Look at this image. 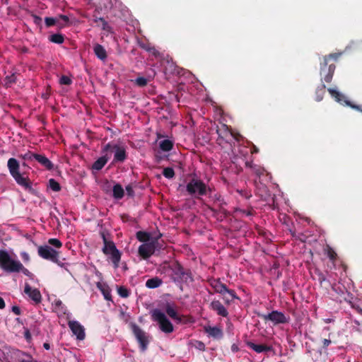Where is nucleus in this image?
Returning a JSON list of instances; mask_svg holds the SVG:
<instances>
[{
    "instance_id": "1",
    "label": "nucleus",
    "mask_w": 362,
    "mask_h": 362,
    "mask_svg": "<svg viewBox=\"0 0 362 362\" xmlns=\"http://www.w3.org/2000/svg\"><path fill=\"white\" fill-rule=\"evenodd\" d=\"M7 167L11 175L16 183L23 187L25 190L33 194L34 189L32 187V182L26 175V173H20V164L17 159L14 158H9L7 162Z\"/></svg>"
},
{
    "instance_id": "2",
    "label": "nucleus",
    "mask_w": 362,
    "mask_h": 362,
    "mask_svg": "<svg viewBox=\"0 0 362 362\" xmlns=\"http://www.w3.org/2000/svg\"><path fill=\"white\" fill-rule=\"evenodd\" d=\"M341 53H332L322 57L320 62V75L325 82L330 83L335 71V63Z\"/></svg>"
},
{
    "instance_id": "3",
    "label": "nucleus",
    "mask_w": 362,
    "mask_h": 362,
    "mask_svg": "<svg viewBox=\"0 0 362 362\" xmlns=\"http://www.w3.org/2000/svg\"><path fill=\"white\" fill-rule=\"evenodd\" d=\"M216 133L218 134L217 143L219 145L229 144L232 147L235 144V141H239L242 139V136L239 133L233 132L225 124L217 127Z\"/></svg>"
},
{
    "instance_id": "4",
    "label": "nucleus",
    "mask_w": 362,
    "mask_h": 362,
    "mask_svg": "<svg viewBox=\"0 0 362 362\" xmlns=\"http://www.w3.org/2000/svg\"><path fill=\"white\" fill-rule=\"evenodd\" d=\"M188 194L196 198L211 194V189L203 180L197 177L192 178L186 185Z\"/></svg>"
},
{
    "instance_id": "5",
    "label": "nucleus",
    "mask_w": 362,
    "mask_h": 362,
    "mask_svg": "<svg viewBox=\"0 0 362 362\" xmlns=\"http://www.w3.org/2000/svg\"><path fill=\"white\" fill-rule=\"evenodd\" d=\"M151 317L153 321L158 323L160 329L167 334L173 332V325L170 321L168 319L165 313L161 312L158 309H154L152 311Z\"/></svg>"
},
{
    "instance_id": "6",
    "label": "nucleus",
    "mask_w": 362,
    "mask_h": 362,
    "mask_svg": "<svg viewBox=\"0 0 362 362\" xmlns=\"http://www.w3.org/2000/svg\"><path fill=\"white\" fill-rule=\"evenodd\" d=\"M173 276L175 281L192 283L194 279L192 272L185 269L180 263L176 262L173 265Z\"/></svg>"
},
{
    "instance_id": "7",
    "label": "nucleus",
    "mask_w": 362,
    "mask_h": 362,
    "mask_svg": "<svg viewBox=\"0 0 362 362\" xmlns=\"http://www.w3.org/2000/svg\"><path fill=\"white\" fill-rule=\"evenodd\" d=\"M114 152V162L123 163L127 158L126 149L123 146L107 143L102 148V153Z\"/></svg>"
},
{
    "instance_id": "8",
    "label": "nucleus",
    "mask_w": 362,
    "mask_h": 362,
    "mask_svg": "<svg viewBox=\"0 0 362 362\" xmlns=\"http://www.w3.org/2000/svg\"><path fill=\"white\" fill-rule=\"evenodd\" d=\"M129 325L139 344L140 351L141 352L146 351L150 342L149 336L136 323L131 322Z\"/></svg>"
},
{
    "instance_id": "9",
    "label": "nucleus",
    "mask_w": 362,
    "mask_h": 362,
    "mask_svg": "<svg viewBox=\"0 0 362 362\" xmlns=\"http://www.w3.org/2000/svg\"><path fill=\"white\" fill-rule=\"evenodd\" d=\"M37 253L40 257L45 259L51 261L60 267L64 265V263L59 259V252L52 248L50 246H39Z\"/></svg>"
},
{
    "instance_id": "10",
    "label": "nucleus",
    "mask_w": 362,
    "mask_h": 362,
    "mask_svg": "<svg viewBox=\"0 0 362 362\" xmlns=\"http://www.w3.org/2000/svg\"><path fill=\"white\" fill-rule=\"evenodd\" d=\"M20 261L11 258L6 250H0V267L8 273H14Z\"/></svg>"
},
{
    "instance_id": "11",
    "label": "nucleus",
    "mask_w": 362,
    "mask_h": 362,
    "mask_svg": "<svg viewBox=\"0 0 362 362\" xmlns=\"http://www.w3.org/2000/svg\"><path fill=\"white\" fill-rule=\"evenodd\" d=\"M257 316L264 321H271L274 325L285 324L288 322L289 320L283 313L278 310H273L268 314L258 313Z\"/></svg>"
},
{
    "instance_id": "12",
    "label": "nucleus",
    "mask_w": 362,
    "mask_h": 362,
    "mask_svg": "<svg viewBox=\"0 0 362 362\" xmlns=\"http://www.w3.org/2000/svg\"><path fill=\"white\" fill-rule=\"evenodd\" d=\"M327 90L329 93L331 95V96L334 98L337 102L339 103L341 105L349 106L352 109L356 110L362 113V105L353 104L351 101L347 100L343 94L340 93L339 91L333 88H329L327 89Z\"/></svg>"
},
{
    "instance_id": "13",
    "label": "nucleus",
    "mask_w": 362,
    "mask_h": 362,
    "mask_svg": "<svg viewBox=\"0 0 362 362\" xmlns=\"http://www.w3.org/2000/svg\"><path fill=\"white\" fill-rule=\"evenodd\" d=\"M158 243V238H153L152 240L147 243H143L138 249L139 256L144 259H148L152 255L154 254L156 250V245Z\"/></svg>"
},
{
    "instance_id": "14",
    "label": "nucleus",
    "mask_w": 362,
    "mask_h": 362,
    "mask_svg": "<svg viewBox=\"0 0 362 362\" xmlns=\"http://www.w3.org/2000/svg\"><path fill=\"white\" fill-rule=\"evenodd\" d=\"M209 284L216 293H220L222 296H224V293H228L233 298H237L235 291L228 288L226 285L221 281L220 279H212L209 281Z\"/></svg>"
},
{
    "instance_id": "15",
    "label": "nucleus",
    "mask_w": 362,
    "mask_h": 362,
    "mask_svg": "<svg viewBox=\"0 0 362 362\" xmlns=\"http://www.w3.org/2000/svg\"><path fill=\"white\" fill-rule=\"evenodd\" d=\"M69 327L79 340L84 339L86 334L83 327L77 321H69Z\"/></svg>"
},
{
    "instance_id": "16",
    "label": "nucleus",
    "mask_w": 362,
    "mask_h": 362,
    "mask_svg": "<svg viewBox=\"0 0 362 362\" xmlns=\"http://www.w3.org/2000/svg\"><path fill=\"white\" fill-rule=\"evenodd\" d=\"M209 308L216 312L219 316L226 317L228 315L227 309L218 300H212L209 305Z\"/></svg>"
},
{
    "instance_id": "17",
    "label": "nucleus",
    "mask_w": 362,
    "mask_h": 362,
    "mask_svg": "<svg viewBox=\"0 0 362 362\" xmlns=\"http://www.w3.org/2000/svg\"><path fill=\"white\" fill-rule=\"evenodd\" d=\"M24 292L27 294L35 303H40L42 300V296L37 288H32L28 284H25Z\"/></svg>"
},
{
    "instance_id": "18",
    "label": "nucleus",
    "mask_w": 362,
    "mask_h": 362,
    "mask_svg": "<svg viewBox=\"0 0 362 362\" xmlns=\"http://www.w3.org/2000/svg\"><path fill=\"white\" fill-rule=\"evenodd\" d=\"M101 236L104 243L103 252L106 255H109L110 253L113 252L115 250H117V247L114 242L111 240H107L104 233H101Z\"/></svg>"
},
{
    "instance_id": "19",
    "label": "nucleus",
    "mask_w": 362,
    "mask_h": 362,
    "mask_svg": "<svg viewBox=\"0 0 362 362\" xmlns=\"http://www.w3.org/2000/svg\"><path fill=\"white\" fill-rule=\"evenodd\" d=\"M35 160L48 170L54 168V164L45 155L37 153Z\"/></svg>"
},
{
    "instance_id": "20",
    "label": "nucleus",
    "mask_w": 362,
    "mask_h": 362,
    "mask_svg": "<svg viewBox=\"0 0 362 362\" xmlns=\"http://www.w3.org/2000/svg\"><path fill=\"white\" fill-rule=\"evenodd\" d=\"M204 331L214 338L221 339L223 337V332L221 329L218 327L206 326L204 327Z\"/></svg>"
},
{
    "instance_id": "21",
    "label": "nucleus",
    "mask_w": 362,
    "mask_h": 362,
    "mask_svg": "<svg viewBox=\"0 0 362 362\" xmlns=\"http://www.w3.org/2000/svg\"><path fill=\"white\" fill-rule=\"evenodd\" d=\"M247 346L257 353L267 352L272 350V347L265 344H256L252 341H247Z\"/></svg>"
},
{
    "instance_id": "22",
    "label": "nucleus",
    "mask_w": 362,
    "mask_h": 362,
    "mask_svg": "<svg viewBox=\"0 0 362 362\" xmlns=\"http://www.w3.org/2000/svg\"><path fill=\"white\" fill-rule=\"evenodd\" d=\"M103 156L98 158L92 165V169L95 170H100L107 163L110 157L107 156V153Z\"/></svg>"
},
{
    "instance_id": "23",
    "label": "nucleus",
    "mask_w": 362,
    "mask_h": 362,
    "mask_svg": "<svg viewBox=\"0 0 362 362\" xmlns=\"http://www.w3.org/2000/svg\"><path fill=\"white\" fill-rule=\"evenodd\" d=\"M93 52L99 59L102 61L106 60L107 55V52L103 46L100 44L95 45L93 47Z\"/></svg>"
},
{
    "instance_id": "24",
    "label": "nucleus",
    "mask_w": 362,
    "mask_h": 362,
    "mask_svg": "<svg viewBox=\"0 0 362 362\" xmlns=\"http://www.w3.org/2000/svg\"><path fill=\"white\" fill-rule=\"evenodd\" d=\"M96 286L101 291V293L104 296L105 299L111 300L112 296H111L110 289L106 284L98 282L96 284Z\"/></svg>"
},
{
    "instance_id": "25",
    "label": "nucleus",
    "mask_w": 362,
    "mask_h": 362,
    "mask_svg": "<svg viewBox=\"0 0 362 362\" xmlns=\"http://www.w3.org/2000/svg\"><path fill=\"white\" fill-rule=\"evenodd\" d=\"M165 312L170 318L177 322H180L182 321V317L178 315L177 311L170 304L166 305Z\"/></svg>"
},
{
    "instance_id": "26",
    "label": "nucleus",
    "mask_w": 362,
    "mask_h": 362,
    "mask_svg": "<svg viewBox=\"0 0 362 362\" xmlns=\"http://www.w3.org/2000/svg\"><path fill=\"white\" fill-rule=\"evenodd\" d=\"M339 288L340 289V292H341V299L340 301L344 300L347 302L349 305L353 303L354 295L348 291L345 286L339 287Z\"/></svg>"
},
{
    "instance_id": "27",
    "label": "nucleus",
    "mask_w": 362,
    "mask_h": 362,
    "mask_svg": "<svg viewBox=\"0 0 362 362\" xmlns=\"http://www.w3.org/2000/svg\"><path fill=\"white\" fill-rule=\"evenodd\" d=\"M136 238L139 241L144 243H147L152 240L151 234L143 230L137 231L136 233Z\"/></svg>"
},
{
    "instance_id": "28",
    "label": "nucleus",
    "mask_w": 362,
    "mask_h": 362,
    "mask_svg": "<svg viewBox=\"0 0 362 362\" xmlns=\"http://www.w3.org/2000/svg\"><path fill=\"white\" fill-rule=\"evenodd\" d=\"M163 281L158 276L148 279L146 281V286L148 288H156L161 286Z\"/></svg>"
},
{
    "instance_id": "29",
    "label": "nucleus",
    "mask_w": 362,
    "mask_h": 362,
    "mask_svg": "<svg viewBox=\"0 0 362 362\" xmlns=\"http://www.w3.org/2000/svg\"><path fill=\"white\" fill-rule=\"evenodd\" d=\"M214 199L216 202L219 203V211L223 214V215L224 216V217H226L228 214L226 209H224V206L226 205V202H224L223 199L218 194H214Z\"/></svg>"
},
{
    "instance_id": "30",
    "label": "nucleus",
    "mask_w": 362,
    "mask_h": 362,
    "mask_svg": "<svg viewBox=\"0 0 362 362\" xmlns=\"http://www.w3.org/2000/svg\"><path fill=\"white\" fill-rule=\"evenodd\" d=\"M124 195V191L120 184H116L112 189V196L116 199H121Z\"/></svg>"
},
{
    "instance_id": "31",
    "label": "nucleus",
    "mask_w": 362,
    "mask_h": 362,
    "mask_svg": "<svg viewBox=\"0 0 362 362\" xmlns=\"http://www.w3.org/2000/svg\"><path fill=\"white\" fill-rule=\"evenodd\" d=\"M173 141L170 139H164L159 143V147L163 151H170L173 148Z\"/></svg>"
},
{
    "instance_id": "32",
    "label": "nucleus",
    "mask_w": 362,
    "mask_h": 362,
    "mask_svg": "<svg viewBox=\"0 0 362 362\" xmlns=\"http://www.w3.org/2000/svg\"><path fill=\"white\" fill-rule=\"evenodd\" d=\"M110 259L115 268L119 267V262L121 259V252L117 249L113 252L109 254Z\"/></svg>"
},
{
    "instance_id": "33",
    "label": "nucleus",
    "mask_w": 362,
    "mask_h": 362,
    "mask_svg": "<svg viewBox=\"0 0 362 362\" xmlns=\"http://www.w3.org/2000/svg\"><path fill=\"white\" fill-rule=\"evenodd\" d=\"M325 252L327 254V257L329 258V259L332 262V263L334 264L335 261L337 259V254L334 250V249L331 247L329 245H327L325 248Z\"/></svg>"
},
{
    "instance_id": "34",
    "label": "nucleus",
    "mask_w": 362,
    "mask_h": 362,
    "mask_svg": "<svg viewBox=\"0 0 362 362\" xmlns=\"http://www.w3.org/2000/svg\"><path fill=\"white\" fill-rule=\"evenodd\" d=\"M326 86L325 84H322L320 86L317 87L315 90V100L317 102L321 101L323 99L324 95L325 93Z\"/></svg>"
},
{
    "instance_id": "35",
    "label": "nucleus",
    "mask_w": 362,
    "mask_h": 362,
    "mask_svg": "<svg viewBox=\"0 0 362 362\" xmlns=\"http://www.w3.org/2000/svg\"><path fill=\"white\" fill-rule=\"evenodd\" d=\"M49 40L50 42L56 44H62L64 41V37L61 33H55L53 35H51L49 37Z\"/></svg>"
},
{
    "instance_id": "36",
    "label": "nucleus",
    "mask_w": 362,
    "mask_h": 362,
    "mask_svg": "<svg viewBox=\"0 0 362 362\" xmlns=\"http://www.w3.org/2000/svg\"><path fill=\"white\" fill-rule=\"evenodd\" d=\"M17 269L15 270V272H22L24 275L29 277L30 279H33V274L31 273L28 269H26L23 264L20 262L19 264L18 265Z\"/></svg>"
},
{
    "instance_id": "37",
    "label": "nucleus",
    "mask_w": 362,
    "mask_h": 362,
    "mask_svg": "<svg viewBox=\"0 0 362 362\" xmlns=\"http://www.w3.org/2000/svg\"><path fill=\"white\" fill-rule=\"evenodd\" d=\"M95 23H100L102 25V29L108 33H112V28L108 25L107 22L103 18H96L94 20Z\"/></svg>"
},
{
    "instance_id": "38",
    "label": "nucleus",
    "mask_w": 362,
    "mask_h": 362,
    "mask_svg": "<svg viewBox=\"0 0 362 362\" xmlns=\"http://www.w3.org/2000/svg\"><path fill=\"white\" fill-rule=\"evenodd\" d=\"M49 187L54 192H59L61 190V186L59 183L53 178L49 179Z\"/></svg>"
},
{
    "instance_id": "39",
    "label": "nucleus",
    "mask_w": 362,
    "mask_h": 362,
    "mask_svg": "<svg viewBox=\"0 0 362 362\" xmlns=\"http://www.w3.org/2000/svg\"><path fill=\"white\" fill-rule=\"evenodd\" d=\"M316 274L317 275V280L319 281L321 286H322L323 284H327V286L330 285L329 281L327 279L325 275L322 272L317 270L316 272Z\"/></svg>"
},
{
    "instance_id": "40",
    "label": "nucleus",
    "mask_w": 362,
    "mask_h": 362,
    "mask_svg": "<svg viewBox=\"0 0 362 362\" xmlns=\"http://www.w3.org/2000/svg\"><path fill=\"white\" fill-rule=\"evenodd\" d=\"M163 175L165 178L171 179L175 176V171L172 168H165L163 170Z\"/></svg>"
},
{
    "instance_id": "41",
    "label": "nucleus",
    "mask_w": 362,
    "mask_h": 362,
    "mask_svg": "<svg viewBox=\"0 0 362 362\" xmlns=\"http://www.w3.org/2000/svg\"><path fill=\"white\" fill-rule=\"evenodd\" d=\"M16 81V76L14 74L8 75L4 78L5 86H10L11 84L15 83Z\"/></svg>"
},
{
    "instance_id": "42",
    "label": "nucleus",
    "mask_w": 362,
    "mask_h": 362,
    "mask_svg": "<svg viewBox=\"0 0 362 362\" xmlns=\"http://www.w3.org/2000/svg\"><path fill=\"white\" fill-rule=\"evenodd\" d=\"M117 293L122 298H127L129 296L128 289L124 286H119L117 289Z\"/></svg>"
},
{
    "instance_id": "43",
    "label": "nucleus",
    "mask_w": 362,
    "mask_h": 362,
    "mask_svg": "<svg viewBox=\"0 0 362 362\" xmlns=\"http://www.w3.org/2000/svg\"><path fill=\"white\" fill-rule=\"evenodd\" d=\"M36 154L37 153H33V152H30V151H28L26 153H25L24 155H21V157L24 160H28V161H31L33 160H35V156H36Z\"/></svg>"
},
{
    "instance_id": "44",
    "label": "nucleus",
    "mask_w": 362,
    "mask_h": 362,
    "mask_svg": "<svg viewBox=\"0 0 362 362\" xmlns=\"http://www.w3.org/2000/svg\"><path fill=\"white\" fill-rule=\"evenodd\" d=\"M48 243L57 248H60L62 246V243L57 238H50Z\"/></svg>"
},
{
    "instance_id": "45",
    "label": "nucleus",
    "mask_w": 362,
    "mask_h": 362,
    "mask_svg": "<svg viewBox=\"0 0 362 362\" xmlns=\"http://www.w3.org/2000/svg\"><path fill=\"white\" fill-rule=\"evenodd\" d=\"M147 79L144 77H138L135 80V83L139 87H144L147 85Z\"/></svg>"
},
{
    "instance_id": "46",
    "label": "nucleus",
    "mask_w": 362,
    "mask_h": 362,
    "mask_svg": "<svg viewBox=\"0 0 362 362\" xmlns=\"http://www.w3.org/2000/svg\"><path fill=\"white\" fill-rule=\"evenodd\" d=\"M45 25L47 28L54 25L57 23V19L52 17H46L45 18Z\"/></svg>"
},
{
    "instance_id": "47",
    "label": "nucleus",
    "mask_w": 362,
    "mask_h": 362,
    "mask_svg": "<svg viewBox=\"0 0 362 362\" xmlns=\"http://www.w3.org/2000/svg\"><path fill=\"white\" fill-rule=\"evenodd\" d=\"M236 211L240 213L243 216H252L254 214V211L252 209H247V210L238 209H236Z\"/></svg>"
},
{
    "instance_id": "48",
    "label": "nucleus",
    "mask_w": 362,
    "mask_h": 362,
    "mask_svg": "<svg viewBox=\"0 0 362 362\" xmlns=\"http://www.w3.org/2000/svg\"><path fill=\"white\" fill-rule=\"evenodd\" d=\"M237 298H233L232 296H230L228 293H224V296H223V300L226 305H230L234 299H238Z\"/></svg>"
},
{
    "instance_id": "49",
    "label": "nucleus",
    "mask_w": 362,
    "mask_h": 362,
    "mask_svg": "<svg viewBox=\"0 0 362 362\" xmlns=\"http://www.w3.org/2000/svg\"><path fill=\"white\" fill-rule=\"evenodd\" d=\"M59 82L63 85H70L72 81L69 76L64 75L60 78Z\"/></svg>"
},
{
    "instance_id": "50",
    "label": "nucleus",
    "mask_w": 362,
    "mask_h": 362,
    "mask_svg": "<svg viewBox=\"0 0 362 362\" xmlns=\"http://www.w3.org/2000/svg\"><path fill=\"white\" fill-rule=\"evenodd\" d=\"M194 346L197 349H198L199 351L205 350V344L204 342H202L201 341H196Z\"/></svg>"
},
{
    "instance_id": "51",
    "label": "nucleus",
    "mask_w": 362,
    "mask_h": 362,
    "mask_svg": "<svg viewBox=\"0 0 362 362\" xmlns=\"http://www.w3.org/2000/svg\"><path fill=\"white\" fill-rule=\"evenodd\" d=\"M31 16L33 18V23L35 25L41 27V25H42V18L40 16H37L35 14H32Z\"/></svg>"
},
{
    "instance_id": "52",
    "label": "nucleus",
    "mask_w": 362,
    "mask_h": 362,
    "mask_svg": "<svg viewBox=\"0 0 362 362\" xmlns=\"http://www.w3.org/2000/svg\"><path fill=\"white\" fill-rule=\"evenodd\" d=\"M126 189V191H127V194L129 197H134V191L133 189V187L131 185H128L127 186H126L125 187Z\"/></svg>"
},
{
    "instance_id": "53",
    "label": "nucleus",
    "mask_w": 362,
    "mask_h": 362,
    "mask_svg": "<svg viewBox=\"0 0 362 362\" xmlns=\"http://www.w3.org/2000/svg\"><path fill=\"white\" fill-rule=\"evenodd\" d=\"M351 307L354 308L358 313L362 315V308H360L358 305H356L354 303L350 304Z\"/></svg>"
},
{
    "instance_id": "54",
    "label": "nucleus",
    "mask_w": 362,
    "mask_h": 362,
    "mask_svg": "<svg viewBox=\"0 0 362 362\" xmlns=\"http://www.w3.org/2000/svg\"><path fill=\"white\" fill-rule=\"evenodd\" d=\"M332 341L329 339H324L322 340V348L326 349L329 344H331Z\"/></svg>"
},
{
    "instance_id": "55",
    "label": "nucleus",
    "mask_w": 362,
    "mask_h": 362,
    "mask_svg": "<svg viewBox=\"0 0 362 362\" xmlns=\"http://www.w3.org/2000/svg\"><path fill=\"white\" fill-rule=\"evenodd\" d=\"M12 312L17 315H21V309L18 306L14 305L12 307Z\"/></svg>"
},
{
    "instance_id": "56",
    "label": "nucleus",
    "mask_w": 362,
    "mask_h": 362,
    "mask_svg": "<svg viewBox=\"0 0 362 362\" xmlns=\"http://www.w3.org/2000/svg\"><path fill=\"white\" fill-rule=\"evenodd\" d=\"M24 337L28 341H30L31 340V334L28 329L25 330L24 332Z\"/></svg>"
},
{
    "instance_id": "57",
    "label": "nucleus",
    "mask_w": 362,
    "mask_h": 362,
    "mask_svg": "<svg viewBox=\"0 0 362 362\" xmlns=\"http://www.w3.org/2000/svg\"><path fill=\"white\" fill-rule=\"evenodd\" d=\"M343 286H337L336 284H334L332 288V290L334 291L336 293H337L338 294L340 295V296L341 297V292H340V289L339 288V287H342Z\"/></svg>"
},
{
    "instance_id": "58",
    "label": "nucleus",
    "mask_w": 362,
    "mask_h": 362,
    "mask_svg": "<svg viewBox=\"0 0 362 362\" xmlns=\"http://www.w3.org/2000/svg\"><path fill=\"white\" fill-rule=\"evenodd\" d=\"M59 18L62 20L65 23H67L69 21V18L66 15H59Z\"/></svg>"
},
{
    "instance_id": "59",
    "label": "nucleus",
    "mask_w": 362,
    "mask_h": 362,
    "mask_svg": "<svg viewBox=\"0 0 362 362\" xmlns=\"http://www.w3.org/2000/svg\"><path fill=\"white\" fill-rule=\"evenodd\" d=\"M245 166L251 169H252V168H256V165L253 164L251 161H246Z\"/></svg>"
},
{
    "instance_id": "60",
    "label": "nucleus",
    "mask_w": 362,
    "mask_h": 362,
    "mask_svg": "<svg viewBox=\"0 0 362 362\" xmlns=\"http://www.w3.org/2000/svg\"><path fill=\"white\" fill-rule=\"evenodd\" d=\"M6 306L4 300L0 297V309H4Z\"/></svg>"
},
{
    "instance_id": "61",
    "label": "nucleus",
    "mask_w": 362,
    "mask_h": 362,
    "mask_svg": "<svg viewBox=\"0 0 362 362\" xmlns=\"http://www.w3.org/2000/svg\"><path fill=\"white\" fill-rule=\"evenodd\" d=\"M258 152L259 149L255 146H253L252 148L251 149V153H257Z\"/></svg>"
},
{
    "instance_id": "62",
    "label": "nucleus",
    "mask_w": 362,
    "mask_h": 362,
    "mask_svg": "<svg viewBox=\"0 0 362 362\" xmlns=\"http://www.w3.org/2000/svg\"><path fill=\"white\" fill-rule=\"evenodd\" d=\"M252 170L255 172H257L258 174L260 173L261 172H262V170L259 167H258L257 165H256V168H252Z\"/></svg>"
},
{
    "instance_id": "63",
    "label": "nucleus",
    "mask_w": 362,
    "mask_h": 362,
    "mask_svg": "<svg viewBox=\"0 0 362 362\" xmlns=\"http://www.w3.org/2000/svg\"><path fill=\"white\" fill-rule=\"evenodd\" d=\"M43 347L46 349V350H49L50 349V345L49 343L47 342H45L43 344Z\"/></svg>"
},
{
    "instance_id": "64",
    "label": "nucleus",
    "mask_w": 362,
    "mask_h": 362,
    "mask_svg": "<svg viewBox=\"0 0 362 362\" xmlns=\"http://www.w3.org/2000/svg\"><path fill=\"white\" fill-rule=\"evenodd\" d=\"M22 166H23V167H25V168H30L28 167V165L26 164V163H25V162H23V163H22Z\"/></svg>"
}]
</instances>
